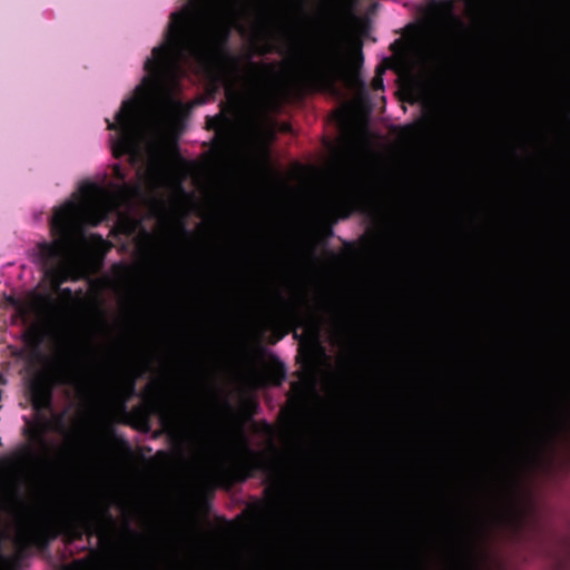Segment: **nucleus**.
Returning a JSON list of instances; mask_svg holds the SVG:
<instances>
[{"instance_id":"f257e3e1","label":"nucleus","mask_w":570,"mask_h":570,"mask_svg":"<svg viewBox=\"0 0 570 570\" xmlns=\"http://www.w3.org/2000/svg\"><path fill=\"white\" fill-rule=\"evenodd\" d=\"M227 24L228 21L199 8L173 14L166 43L154 50L153 59L148 61L156 85L176 78L180 73V63L189 58L206 68Z\"/></svg>"},{"instance_id":"f03ea898","label":"nucleus","mask_w":570,"mask_h":570,"mask_svg":"<svg viewBox=\"0 0 570 570\" xmlns=\"http://www.w3.org/2000/svg\"><path fill=\"white\" fill-rule=\"evenodd\" d=\"M114 200L107 193L99 190L79 205H68L55 215L53 224L61 232H69L78 223L96 225L114 208Z\"/></svg>"},{"instance_id":"7ed1b4c3","label":"nucleus","mask_w":570,"mask_h":570,"mask_svg":"<svg viewBox=\"0 0 570 570\" xmlns=\"http://www.w3.org/2000/svg\"><path fill=\"white\" fill-rule=\"evenodd\" d=\"M118 124L121 129V138L118 147L119 153L129 151L137 147L139 141L144 139L142 129L131 124V118L125 114H120Z\"/></svg>"},{"instance_id":"20e7f679","label":"nucleus","mask_w":570,"mask_h":570,"mask_svg":"<svg viewBox=\"0 0 570 570\" xmlns=\"http://www.w3.org/2000/svg\"><path fill=\"white\" fill-rule=\"evenodd\" d=\"M336 80H341L345 86L353 88L356 85L355 72L345 65L335 66L328 78L326 79V87L332 90V87Z\"/></svg>"}]
</instances>
